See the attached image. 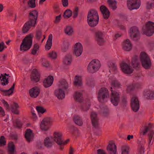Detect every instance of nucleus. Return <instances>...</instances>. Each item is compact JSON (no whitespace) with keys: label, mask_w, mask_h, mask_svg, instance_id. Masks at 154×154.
I'll list each match as a JSON object with an SVG mask.
<instances>
[{"label":"nucleus","mask_w":154,"mask_h":154,"mask_svg":"<svg viewBox=\"0 0 154 154\" xmlns=\"http://www.w3.org/2000/svg\"><path fill=\"white\" fill-rule=\"evenodd\" d=\"M65 33L69 35H71L73 32V29L72 27L67 26L65 29Z\"/></svg>","instance_id":"44"},{"label":"nucleus","mask_w":154,"mask_h":154,"mask_svg":"<svg viewBox=\"0 0 154 154\" xmlns=\"http://www.w3.org/2000/svg\"><path fill=\"white\" fill-rule=\"evenodd\" d=\"M41 129L43 131H47L49 129L48 124L42 121L40 124Z\"/></svg>","instance_id":"45"},{"label":"nucleus","mask_w":154,"mask_h":154,"mask_svg":"<svg viewBox=\"0 0 154 154\" xmlns=\"http://www.w3.org/2000/svg\"><path fill=\"white\" fill-rule=\"evenodd\" d=\"M144 96L148 99H154V92L150 90H145L143 91Z\"/></svg>","instance_id":"24"},{"label":"nucleus","mask_w":154,"mask_h":154,"mask_svg":"<svg viewBox=\"0 0 154 154\" xmlns=\"http://www.w3.org/2000/svg\"><path fill=\"white\" fill-rule=\"evenodd\" d=\"M79 9V7L77 6L75 7L74 8L73 11V18H75L78 16Z\"/></svg>","instance_id":"56"},{"label":"nucleus","mask_w":154,"mask_h":154,"mask_svg":"<svg viewBox=\"0 0 154 154\" xmlns=\"http://www.w3.org/2000/svg\"><path fill=\"white\" fill-rule=\"evenodd\" d=\"M152 7H154V3H150L149 2H147L146 4V8L147 9H152Z\"/></svg>","instance_id":"58"},{"label":"nucleus","mask_w":154,"mask_h":154,"mask_svg":"<svg viewBox=\"0 0 154 154\" xmlns=\"http://www.w3.org/2000/svg\"><path fill=\"white\" fill-rule=\"evenodd\" d=\"M42 36V32L41 30H36L35 35L36 39L38 40H39L41 39Z\"/></svg>","instance_id":"52"},{"label":"nucleus","mask_w":154,"mask_h":154,"mask_svg":"<svg viewBox=\"0 0 154 154\" xmlns=\"http://www.w3.org/2000/svg\"><path fill=\"white\" fill-rule=\"evenodd\" d=\"M52 35L51 34H50L48 36V39L45 46L46 50H48L51 48L52 44Z\"/></svg>","instance_id":"33"},{"label":"nucleus","mask_w":154,"mask_h":154,"mask_svg":"<svg viewBox=\"0 0 154 154\" xmlns=\"http://www.w3.org/2000/svg\"><path fill=\"white\" fill-rule=\"evenodd\" d=\"M111 101L113 104L117 106L120 102V93L114 91L111 92Z\"/></svg>","instance_id":"15"},{"label":"nucleus","mask_w":154,"mask_h":154,"mask_svg":"<svg viewBox=\"0 0 154 154\" xmlns=\"http://www.w3.org/2000/svg\"><path fill=\"white\" fill-rule=\"evenodd\" d=\"M127 6L128 9L131 11L138 9L140 5V0H127Z\"/></svg>","instance_id":"11"},{"label":"nucleus","mask_w":154,"mask_h":154,"mask_svg":"<svg viewBox=\"0 0 154 154\" xmlns=\"http://www.w3.org/2000/svg\"><path fill=\"white\" fill-rule=\"evenodd\" d=\"M69 48V45L66 43L65 44L63 47L62 48V51L63 52H66L68 49Z\"/></svg>","instance_id":"60"},{"label":"nucleus","mask_w":154,"mask_h":154,"mask_svg":"<svg viewBox=\"0 0 154 154\" xmlns=\"http://www.w3.org/2000/svg\"><path fill=\"white\" fill-rule=\"evenodd\" d=\"M107 153L108 154H116L117 147L114 142L112 141H110L106 148ZM105 150L99 149L97 150V154H106Z\"/></svg>","instance_id":"4"},{"label":"nucleus","mask_w":154,"mask_h":154,"mask_svg":"<svg viewBox=\"0 0 154 154\" xmlns=\"http://www.w3.org/2000/svg\"><path fill=\"white\" fill-rule=\"evenodd\" d=\"M35 0H29L27 2V5L31 8H34L36 7Z\"/></svg>","instance_id":"50"},{"label":"nucleus","mask_w":154,"mask_h":154,"mask_svg":"<svg viewBox=\"0 0 154 154\" xmlns=\"http://www.w3.org/2000/svg\"><path fill=\"white\" fill-rule=\"evenodd\" d=\"M62 134L59 132H54L53 134V140L58 145V149L60 151L62 150V144L63 143L62 137Z\"/></svg>","instance_id":"8"},{"label":"nucleus","mask_w":154,"mask_h":154,"mask_svg":"<svg viewBox=\"0 0 154 154\" xmlns=\"http://www.w3.org/2000/svg\"><path fill=\"white\" fill-rule=\"evenodd\" d=\"M48 57L52 59H55L57 57V53L55 51H52L48 54Z\"/></svg>","instance_id":"55"},{"label":"nucleus","mask_w":154,"mask_h":154,"mask_svg":"<svg viewBox=\"0 0 154 154\" xmlns=\"http://www.w3.org/2000/svg\"><path fill=\"white\" fill-rule=\"evenodd\" d=\"M69 154H73L74 153H77L75 149L70 146L69 150Z\"/></svg>","instance_id":"62"},{"label":"nucleus","mask_w":154,"mask_h":154,"mask_svg":"<svg viewBox=\"0 0 154 154\" xmlns=\"http://www.w3.org/2000/svg\"><path fill=\"white\" fill-rule=\"evenodd\" d=\"M121 69L122 72L125 73L130 74L133 72V70L131 68L129 65L125 63L121 64Z\"/></svg>","instance_id":"18"},{"label":"nucleus","mask_w":154,"mask_h":154,"mask_svg":"<svg viewBox=\"0 0 154 154\" xmlns=\"http://www.w3.org/2000/svg\"><path fill=\"white\" fill-rule=\"evenodd\" d=\"M15 145L13 143H9L8 144V151L10 153H13L14 151Z\"/></svg>","instance_id":"47"},{"label":"nucleus","mask_w":154,"mask_h":154,"mask_svg":"<svg viewBox=\"0 0 154 154\" xmlns=\"http://www.w3.org/2000/svg\"><path fill=\"white\" fill-rule=\"evenodd\" d=\"M127 89L129 91L135 89L134 85L132 84L129 85L128 86Z\"/></svg>","instance_id":"61"},{"label":"nucleus","mask_w":154,"mask_h":154,"mask_svg":"<svg viewBox=\"0 0 154 154\" xmlns=\"http://www.w3.org/2000/svg\"><path fill=\"white\" fill-rule=\"evenodd\" d=\"M119 102L121 106L123 107H125L127 103L126 97L125 95H123Z\"/></svg>","instance_id":"40"},{"label":"nucleus","mask_w":154,"mask_h":154,"mask_svg":"<svg viewBox=\"0 0 154 154\" xmlns=\"http://www.w3.org/2000/svg\"><path fill=\"white\" fill-rule=\"evenodd\" d=\"M6 142L5 140V137L2 136L0 137V146H4L6 145Z\"/></svg>","instance_id":"54"},{"label":"nucleus","mask_w":154,"mask_h":154,"mask_svg":"<svg viewBox=\"0 0 154 154\" xmlns=\"http://www.w3.org/2000/svg\"><path fill=\"white\" fill-rule=\"evenodd\" d=\"M132 64L134 68H139L140 66V63L138 61V57L137 55H134L132 58Z\"/></svg>","instance_id":"29"},{"label":"nucleus","mask_w":154,"mask_h":154,"mask_svg":"<svg viewBox=\"0 0 154 154\" xmlns=\"http://www.w3.org/2000/svg\"><path fill=\"white\" fill-rule=\"evenodd\" d=\"M107 3L110 8L113 10L117 8V2L115 0H107Z\"/></svg>","instance_id":"35"},{"label":"nucleus","mask_w":154,"mask_h":154,"mask_svg":"<svg viewBox=\"0 0 154 154\" xmlns=\"http://www.w3.org/2000/svg\"><path fill=\"white\" fill-rule=\"evenodd\" d=\"M36 109L38 113L43 114L46 112V110L42 106H37Z\"/></svg>","instance_id":"51"},{"label":"nucleus","mask_w":154,"mask_h":154,"mask_svg":"<svg viewBox=\"0 0 154 154\" xmlns=\"http://www.w3.org/2000/svg\"><path fill=\"white\" fill-rule=\"evenodd\" d=\"M61 18V15L60 14L59 16H57L54 21V22L56 23H58L60 20Z\"/></svg>","instance_id":"64"},{"label":"nucleus","mask_w":154,"mask_h":154,"mask_svg":"<svg viewBox=\"0 0 154 154\" xmlns=\"http://www.w3.org/2000/svg\"><path fill=\"white\" fill-rule=\"evenodd\" d=\"M22 123L19 119H16L15 122L14 123V126L15 128H20L22 126Z\"/></svg>","instance_id":"46"},{"label":"nucleus","mask_w":154,"mask_h":154,"mask_svg":"<svg viewBox=\"0 0 154 154\" xmlns=\"http://www.w3.org/2000/svg\"><path fill=\"white\" fill-rule=\"evenodd\" d=\"M109 97L108 90L105 88H101L98 91L97 94L98 100L101 102L105 98H108Z\"/></svg>","instance_id":"10"},{"label":"nucleus","mask_w":154,"mask_h":154,"mask_svg":"<svg viewBox=\"0 0 154 154\" xmlns=\"http://www.w3.org/2000/svg\"><path fill=\"white\" fill-rule=\"evenodd\" d=\"M83 48L80 43H76L74 46V53L76 57L80 56L82 52Z\"/></svg>","instance_id":"17"},{"label":"nucleus","mask_w":154,"mask_h":154,"mask_svg":"<svg viewBox=\"0 0 154 154\" xmlns=\"http://www.w3.org/2000/svg\"><path fill=\"white\" fill-rule=\"evenodd\" d=\"M69 130L72 134L73 135H79V132L78 129L73 126H71L69 128Z\"/></svg>","instance_id":"41"},{"label":"nucleus","mask_w":154,"mask_h":154,"mask_svg":"<svg viewBox=\"0 0 154 154\" xmlns=\"http://www.w3.org/2000/svg\"><path fill=\"white\" fill-rule=\"evenodd\" d=\"M143 32L144 34L148 36H152L154 33V23L149 21L146 24Z\"/></svg>","instance_id":"9"},{"label":"nucleus","mask_w":154,"mask_h":154,"mask_svg":"<svg viewBox=\"0 0 154 154\" xmlns=\"http://www.w3.org/2000/svg\"><path fill=\"white\" fill-rule=\"evenodd\" d=\"M144 147L141 146L140 148L138 149V152L140 154H142L144 152Z\"/></svg>","instance_id":"59"},{"label":"nucleus","mask_w":154,"mask_h":154,"mask_svg":"<svg viewBox=\"0 0 154 154\" xmlns=\"http://www.w3.org/2000/svg\"><path fill=\"white\" fill-rule=\"evenodd\" d=\"M58 86L59 88L62 90H66L68 88V84L66 80L62 79L59 82Z\"/></svg>","instance_id":"30"},{"label":"nucleus","mask_w":154,"mask_h":154,"mask_svg":"<svg viewBox=\"0 0 154 154\" xmlns=\"http://www.w3.org/2000/svg\"><path fill=\"white\" fill-rule=\"evenodd\" d=\"M122 154H128L130 152L129 148L128 146H121Z\"/></svg>","instance_id":"42"},{"label":"nucleus","mask_w":154,"mask_h":154,"mask_svg":"<svg viewBox=\"0 0 154 154\" xmlns=\"http://www.w3.org/2000/svg\"><path fill=\"white\" fill-rule=\"evenodd\" d=\"M19 107L17 103L15 102L14 103L13 105L12 106L11 111L16 114H18L19 111L18 110V108Z\"/></svg>","instance_id":"36"},{"label":"nucleus","mask_w":154,"mask_h":154,"mask_svg":"<svg viewBox=\"0 0 154 154\" xmlns=\"http://www.w3.org/2000/svg\"><path fill=\"white\" fill-rule=\"evenodd\" d=\"M100 64L99 60L94 59L92 60L88 66V70L91 73H94L97 71L100 67Z\"/></svg>","instance_id":"7"},{"label":"nucleus","mask_w":154,"mask_h":154,"mask_svg":"<svg viewBox=\"0 0 154 154\" xmlns=\"http://www.w3.org/2000/svg\"><path fill=\"white\" fill-rule=\"evenodd\" d=\"M38 12L36 10H32L29 13V20L24 25L22 28V32L23 34L27 33L31 27H35L37 23Z\"/></svg>","instance_id":"1"},{"label":"nucleus","mask_w":154,"mask_h":154,"mask_svg":"<svg viewBox=\"0 0 154 154\" xmlns=\"http://www.w3.org/2000/svg\"><path fill=\"white\" fill-rule=\"evenodd\" d=\"M34 136V135L32 133V131L30 129H27L26 130L25 137L28 142H29L31 138L33 137Z\"/></svg>","instance_id":"28"},{"label":"nucleus","mask_w":154,"mask_h":154,"mask_svg":"<svg viewBox=\"0 0 154 154\" xmlns=\"http://www.w3.org/2000/svg\"><path fill=\"white\" fill-rule=\"evenodd\" d=\"M140 58L143 67L146 69H150L151 66V62L148 55L144 52H142L140 54Z\"/></svg>","instance_id":"5"},{"label":"nucleus","mask_w":154,"mask_h":154,"mask_svg":"<svg viewBox=\"0 0 154 154\" xmlns=\"http://www.w3.org/2000/svg\"><path fill=\"white\" fill-rule=\"evenodd\" d=\"M72 14V11L69 9L66 10L63 13V16L64 18H69Z\"/></svg>","instance_id":"43"},{"label":"nucleus","mask_w":154,"mask_h":154,"mask_svg":"<svg viewBox=\"0 0 154 154\" xmlns=\"http://www.w3.org/2000/svg\"><path fill=\"white\" fill-rule=\"evenodd\" d=\"M72 61V57L71 54H67L63 60L64 64L69 65H70Z\"/></svg>","instance_id":"34"},{"label":"nucleus","mask_w":154,"mask_h":154,"mask_svg":"<svg viewBox=\"0 0 154 154\" xmlns=\"http://www.w3.org/2000/svg\"><path fill=\"white\" fill-rule=\"evenodd\" d=\"M15 86V84L14 83L11 88L9 89L6 90H4L3 91L2 95L3 96H6L7 95L9 96L12 94H13Z\"/></svg>","instance_id":"32"},{"label":"nucleus","mask_w":154,"mask_h":154,"mask_svg":"<svg viewBox=\"0 0 154 154\" xmlns=\"http://www.w3.org/2000/svg\"><path fill=\"white\" fill-rule=\"evenodd\" d=\"M42 121H44L45 123L49 125L51 122H52V120L51 118H48L44 119Z\"/></svg>","instance_id":"57"},{"label":"nucleus","mask_w":154,"mask_h":154,"mask_svg":"<svg viewBox=\"0 0 154 154\" xmlns=\"http://www.w3.org/2000/svg\"><path fill=\"white\" fill-rule=\"evenodd\" d=\"M1 75L3 77L2 79L1 80V81H3V82H1V84L3 86L8 85L9 82L8 78H7L6 77L4 76L2 74H1Z\"/></svg>","instance_id":"49"},{"label":"nucleus","mask_w":154,"mask_h":154,"mask_svg":"<svg viewBox=\"0 0 154 154\" xmlns=\"http://www.w3.org/2000/svg\"><path fill=\"white\" fill-rule=\"evenodd\" d=\"M90 106V103L88 102L86 105H84L82 107V110L84 111H87L89 109Z\"/></svg>","instance_id":"53"},{"label":"nucleus","mask_w":154,"mask_h":154,"mask_svg":"<svg viewBox=\"0 0 154 154\" xmlns=\"http://www.w3.org/2000/svg\"><path fill=\"white\" fill-rule=\"evenodd\" d=\"M86 84L89 86L94 87V78L92 76L88 77L87 79Z\"/></svg>","instance_id":"37"},{"label":"nucleus","mask_w":154,"mask_h":154,"mask_svg":"<svg viewBox=\"0 0 154 154\" xmlns=\"http://www.w3.org/2000/svg\"><path fill=\"white\" fill-rule=\"evenodd\" d=\"M96 40L99 45H104L105 41L103 38V34L100 31H98L95 33Z\"/></svg>","instance_id":"16"},{"label":"nucleus","mask_w":154,"mask_h":154,"mask_svg":"<svg viewBox=\"0 0 154 154\" xmlns=\"http://www.w3.org/2000/svg\"><path fill=\"white\" fill-rule=\"evenodd\" d=\"M75 81L74 82L75 86H80L82 85V78L80 76L76 75L75 78Z\"/></svg>","instance_id":"38"},{"label":"nucleus","mask_w":154,"mask_h":154,"mask_svg":"<svg viewBox=\"0 0 154 154\" xmlns=\"http://www.w3.org/2000/svg\"><path fill=\"white\" fill-rule=\"evenodd\" d=\"M54 94L59 99H62L65 97L64 92L61 88L56 90L54 92Z\"/></svg>","instance_id":"25"},{"label":"nucleus","mask_w":154,"mask_h":154,"mask_svg":"<svg viewBox=\"0 0 154 154\" xmlns=\"http://www.w3.org/2000/svg\"><path fill=\"white\" fill-rule=\"evenodd\" d=\"M62 4L63 7H67L68 5V0H62Z\"/></svg>","instance_id":"63"},{"label":"nucleus","mask_w":154,"mask_h":154,"mask_svg":"<svg viewBox=\"0 0 154 154\" xmlns=\"http://www.w3.org/2000/svg\"><path fill=\"white\" fill-rule=\"evenodd\" d=\"M39 48V46L37 44H35L33 47L32 50L31 54L33 55H35L38 49Z\"/></svg>","instance_id":"48"},{"label":"nucleus","mask_w":154,"mask_h":154,"mask_svg":"<svg viewBox=\"0 0 154 154\" xmlns=\"http://www.w3.org/2000/svg\"><path fill=\"white\" fill-rule=\"evenodd\" d=\"M131 105L132 110L136 112L138 111L140 108L139 101L137 97H134L131 100Z\"/></svg>","instance_id":"14"},{"label":"nucleus","mask_w":154,"mask_h":154,"mask_svg":"<svg viewBox=\"0 0 154 154\" xmlns=\"http://www.w3.org/2000/svg\"><path fill=\"white\" fill-rule=\"evenodd\" d=\"M121 85L120 83L116 80H114L112 81L111 84L110 91L113 92L112 89H117L121 87Z\"/></svg>","instance_id":"26"},{"label":"nucleus","mask_w":154,"mask_h":154,"mask_svg":"<svg viewBox=\"0 0 154 154\" xmlns=\"http://www.w3.org/2000/svg\"><path fill=\"white\" fill-rule=\"evenodd\" d=\"M33 37L32 34H30L25 37L20 45V50L21 51H26L30 49L32 45Z\"/></svg>","instance_id":"3"},{"label":"nucleus","mask_w":154,"mask_h":154,"mask_svg":"<svg viewBox=\"0 0 154 154\" xmlns=\"http://www.w3.org/2000/svg\"><path fill=\"white\" fill-rule=\"evenodd\" d=\"M44 145L47 148H51L54 144L53 137H46L44 140Z\"/></svg>","instance_id":"22"},{"label":"nucleus","mask_w":154,"mask_h":154,"mask_svg":"<svg viewBox=\"0 0 154 154\" xmlns=\"http://www.w3.org/2000/svg\"><path fill=\"white\" fill-rule=\"evenodd\" d=\"M40 75L38 70L35 69H33L30 76L31 80L35 82H37L39 80Z\"/></svg>","instance_id":"19"},{"label":"nucleus","mask_w":154,"mask_h":154,"mask_svg":"<svg viewBox=\"0 0 154 154\" xmlns=\"http://www.w3.org/2000/svg\"><path fill=\"white\" fill-rule=\"evenodd\" d=\"M40 92L39 88L38 87H34L29 91L30 96L32 98H36L39 94Z\"/></svg>","instance_id":"21"},{"label":"nucleus","mask_w":154,"mask_h":154,"mask_svg":"<svg viewBox=\"0 0 154 154\" xmlns=\"http://www.w3.org/2000/svg\"><path fill=\"white\" fill-rule=\"evenodd\" d=\"M74 98L78 102H82L83 101L82 94L80 93L76 92L74 96Z\"/></svg>","instance_id":"39"},{"label":"nucleus","mask_w":154,"mask_h":154,"mask_svg":"<svg viewBox=\"0 0 154 154\" xmlns=\"http://www.w3.org/2000/svg\"><path fill=\"white\" fill-rule=\"evenodd\" d=\"M73 120L77 125L81 126L83 125V122L80 117L78 115H75L73 117Z\"/></svg>","instance_id":"31"},{"label":"nucleus","mask_w":154,"mask_h":154,"mask_svg":"<svg viewBox=\"0 0 154 154\" xmlns=\"http://www.w3.org/2000/svg\"><path fill=\"white\" fill-rule=\"evenodd\" d=\"M100 10L103 14V17L105 19H108L110 15V12L106 7L104 5H101L100 8Z\"/></svg>","instance_id":"20"},{"label":"nucleus","mask_w":154,"mask_h":154,"mask_svg":"<svg viewBox=\"0 0 154 154\" xmlns=\"http://www.w3.org/2000/svg\"><path fill=\"white\" fill-rule=\"evenodd\" d=\"M154 126L151 123H148L147 125H144V129L143 131V135H144L148 131L149 132L148 134L149 145L152 144V142L151 143V142L154 134V131L152 130Z\"/></svg>","instance_id":"6"},{"label":"nucleus","mask_w":154,"mask_h":154,"mask_svg":"<svg viewBox=\"0 0 154 154\" xmlns=\"http://www.w3.org/2000/svg\"><path fill=\"white\" fill-rule=\"evenodd\" d=\"M99 16L96 10L92 9L89 10L87 16V21L89 26L91 27L96 26L98 23Z\"/></svg>","instance_id":"2"},{"label":"nucleus","mask_w":154,"mask_h":154,"mask_svg":"<svg viewBox=\"0 0 154 154\" xmlns=\"http://www.w3.org/2000/svg\"><path fill=\"white\" fill-rule=\"evenodd\" d=\"M123 49L127 51H130L132 49V45L128 39H126L123 44Z\"/></svg>","instance_id":"27"},{"label":"nucleus","mask_w":154,"mask_h":154,"mask_svg":"<svg viewBox=\"0 0 154 154\" xmlns=\"http://www.w3.org/2000/svg\"><path fill=\"white\" fill-rule=\"evenodd\" d=\"M130 36L133 40H136L140 38V33L138 28L136 26H133L130 29Z\"/></svg>","instance_id":"12"},{"label":"nucleus","mask_w":154,"mask_h":154,"mask_svg":"<svg viewBox=\"0 0 154 154\" xmlns=\"http://www.w3.org/2000/svg\"><path fill=\"white\" fill-rule=\"evenodd\" d=\"M91 118L94 128L97 129H100V127L99 122V119L97 116V114L94 112H92L91 115Z\"/></svg>","instance_id":"13"},{"label":"nucleus","mask_w":154,"mask_h":154,"mask_svg":"<svg viewBox=\"0 0 154 154\" xmlns=\"http://www.w3.org/2000/svg\"><path fill=\"white\" fill-rule=\"evenodd\" d=\"M54 81L53 76L50 75L43 81V85L45 87L48 88L51 86L52 84Z\"/></svg>","instance_id":"23"}]
</instances>
